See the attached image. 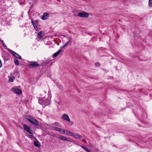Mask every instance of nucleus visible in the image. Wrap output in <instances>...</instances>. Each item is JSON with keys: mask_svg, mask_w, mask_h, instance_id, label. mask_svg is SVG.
I'll list each match as a JSON object with an SVG mask.
<instances>
[{"mask_svg": "<svg viewBox=\"0 0 152 152\" xmlns=\"http://www.w3.org/2000/svg\"><path fill=\"white\" fill-rule=\"evenodd\" d=\"M34 27L36 30L37 31H39V28H38V27L36 25L34 26Z\"/></svg>", "mask_w": 152, "mask_h": 152, "instance_id": "22", "label": "nucleus"}, {"mask_svg": "<svg viewBox=\"0 0 152 152\" xmlns=\"http://www.w3.org/2000/svg\"><path fill=\"white\" fill-rule=\"evenodd\" d=\"M49 17V15L48 13L45 12L43 14V15L42 18L43 20H45L47 19Z\"/></svg>", "mask_w": 152, "mask_h": 152, "instance_id": "8", "label": "nucleus"}, {"mask_svg": "<svg viewBox=\"0 0 152 152\" xmlns=\"http://www.w3.org/2000/svg\"><path fill=\"white\" fill-rule=\"evenodd\" d=\"M65 46H64V45H63L62 46H61V48H60L61 49H61L63 48H65Z\"/></svg>", "mask_w": 152, "mask_h": 152, "instance_id": "37", "label": "nucleus"}, {"mask_svg": "<svg viewBox=\"0 0 152 152\" xmlns=\"http://www.w3.org/2000/svg\"><path fill=\"white\" fill-rule=\"evenodd\" d=\"M50 96L49 99L45 96L41 98H39V103L40 104L42 105H44L45 106L48 105L50 103Z\"/></svg>", "mask_w": 152, "mask_h": 152, "instance_id": "1", "label": "nucleus"}, {"mask_svg": "<svg viewBox=\"0 0 152 152\" xmlns=\"http://www.w3.org/2000/svg\"><path fill=\"white\" fill-rule=\"evenodd\" d=\"M65 132H66V134L67 135H69V133H68V132H69V131L66 130Z\"/></svg>", "mask_w": 152, "mask_h": 152, "instance_id": "34", "label": "nucleus"}, {"mask_svg": "<svg viewBox=\"0 0 152 152\" xmlns=\"http://www.w3.org/2000/svg\"><path fill=\"white\" fill-rule=\"evenodd\" d=\"M12 91L13 92L17 94H21L22 91L21 89L16 87H13L11 89Z\"/></svg>", "mask_w": 152, "mask_h": 152, "instance_id": "4", "label": "nucleus"}, {"mask_svg": "<svg viewBox=\"0 0 152 152\" xmlns=\"http://www.w3.org/2000/svg\"><path fill=\"white\" fill-rule=\"evenodd\" d=\"M61 49H60L58 51H57V52L54 53L53 54V57L55 58L57 56H58L59 54L61 52Z\"/></svg>", "mask_w": 152, "mask_h": 152, "instance_id": "10", "label": "nucleus"}, {"mask_svg": "<svg viewBox=\"0 0 152 152\" xmlns=\"http://www.w3.org/2000/svg\"><path fill=\"white\" fill-rule=\"evenodd\" d=\"M55 128V130L58 132H60L61 130H62V129L59 128L57 127H56L54 128Z\"/></svg>", "mask_w": 152, "mask_h": 152, "instance_id": "19", "label": "nucleus"}, {"mask_svg": "<svg viewBox=\"0 0 152 152\" xmlns=\"http://www.w3.org/2000/svg\"><path fill=\"white\" fill-rule=\"evenodd\" d=\"M23 126L24 129L26 131L29 128V127L27 125L25 124H23Z\"/></svg>", "mask_w": 152, "mask_h": 152, "instance_id": "15", "label": "nucleus"}, {"mask_svg": "<svg viewBox=\"0 0 152 152\" xmlns=\"http://www.w3.org/2000/svg\"><path fill=\"white\" fill-rule=\"evenodd\" d=\"M69 44V42H67L64 45V46L65 47L67 45Z\"/></svg>", "mask_w": 152, "mask_h": 152, "instance_id": "32", "label": "nucleus"}, {"mask_svg": "<svg viewBox=\"0 0 152 152\" xmlns=\"http://www.w3.org/2000/svg\"><path fill=\"white\" fill-rule=\"evenodd\" d=\"M73 140L72 139H68V140H67V141H69V142H72V141H73Z\"/></svg>", "mask_w": 152, "mask_h": 152, "instance_id": "31", "label": "nucleus"}, {"mask_svg": "<svg viewBox=\"0 0 152 152\" xmlns=\"http://www.w3.org/2000/svg\"><path fill=\"white\" fill-rule=\"evenodd\" d=\"M33 134H31V135H29L28 137L29 138H34L35 139H36V138L34 137V136L33 135H32Z\"/></svg>", "mask_w": 152, "mask_h": 152, "instance_id": "25", "label": "nucleus"}, {"mask_svg": "<svg viewBox=\"0 0 152 152\" xmlns=\"http://www.w3.org/2000/svg\"><path fill=\"white\" fill-rule=\"evenodd\" d=\"M26 131L31 134H34L33 131L30 128Z\"/></svg>", "mask_w": 152, "mask_h": 152, "instance_id": "16", "label": "nucleus"}, {"mask_svg": "<svg viewBox=\"0 0 152 152\" xmlns=\"http://www.w3.org/2000/svg\"><path fill=\"white\" fill-rule=\"evenodd\" d=\"M39 21L38 20H36L35 21V22L36 23H38Z\"/></svg>", "mask_w": 152, "mask_h": 152, "instance_id": "38", "label": "nucleus"}, {"mask_svg": "<svg viewBox=\"0 0 152 152\" xmlns=\"http://www.w3.org/2000/svg\"><path fill=\"white\" fill-rule=\"evenodd\" d=\"M72 142L73 143H75V144H76L77 145H79L78 144H77V142L76 141L74 140H73V141H72Z\"/></svg>", "mask_w": 152, "mask_h": 152, "instance_id": "27", "label": "nucleus"}, {"mask_svg": "<svg viewBox=\"0 0 152 152\" xmlns=\"http://www.w3.org/2000/svg\"><path fill=\"white\" fill-rule=\"evenodd\" d=\"M69 125L70 126H71L73 124V122L72 121H70H70H69Z\"/></svg>", "mask_w": 152, "mask_h": 152, "instance_id": "28", "label": "nucleus"}, {"mask_svg": "<svg viewBox=\"0 0 152 152\" xmlns=\"http://www.w3.org/2000/svg\"><path fill=\"white\" fill-rule=\"evenodd\" d=\"M1 97V95L0 94V98Z\"/></svg>", "mask_w": 152, "mask_h": 152, "instance_id": "40", "label": "nucleus"}, {"mask_svg": "<svg viewBox=\"0 0 152 152\" xmlns=\"http://www.w3.org/2000/svg\"><path fill=\"white\" fill-rule=\"evenodd\" d=\"M14 61L16 65L17 66L19 65L18 61V59H14Z\"/></svg>", "mask_w": 152, "mask_h": 152, "instance_id": "17", "label": "nucleus"}, {"mask_svg": "<svg viewBox=\"0 0 152 152\" xmlns=\"http://www.w3.org/2000/svg\"><path fill=\"white\" fill-rule=\"evenodd\" d=\"M16 56H17V57H18V55H16Z\"/></svg>", "mask_w": 152, "mask_h": 152, "instance_id": "42", "label": "nucleus"}, {"mask_svg": "<svg viewBox=\"0 0 152 152\" xmlns=\"http://www.w3.org/2000/svg\"><path fill=\"white\" fill-rule=\"evenodd\" d=\"M95 64L96 66H99L100 65V64L98 62L96 63Z\"/></svg>", "mask_w": 152, "mask_h": 152, "instance_id": "29", "label": "nucleus"}, {"mask_svg": "<svg viewBox=\"0 0 152 152\" xmlns=\"http://www.w3.org/2000/svg\"><path fill=\"white\" fill-rule=\"evenodd\" d=\"M14 78H15V77H10L9 78V82H13V80Z\"/></svg>", "mask_w": 152, "mask_h": 152, "instance_id": "18", "label": "nucleus"}, {"mask_svg": "<svg viewBox=\"0 0 152 152\" xmlns=\"http://www.w3.org/2000/svg\"><path fill=\"white\" fill-rule=\"evenodd\" d=\"M2 63L1 60H0V68L2 66Z\"/></svg>", "mask_w": 152, "mask_h": 152, "instance_id": "35", "label": "nucleus"}, {"mask_svg": "<svg viewBox=\"0 0 152 152\" xmlns=\"http://www.w3.org/2000/svg\"><path fill=\"white\" fill-rule=\"evenodd\" d=\"M68 133H69V135L70 136H73V137L74 136V135L75 133H74V132H70V131H69V132H68Z\"/></svg>", "mask_w": 152, "mask_h": 152, "instance_id": "21", "label": "nucleus"}, {"mask_svg": "<svg viewBox=\"0 0 152 152\" xmlns=\"http://www.w3.org/2000/svg\"><path fill=\"white\" fill-rule=\"evenodd\" d=\"M148 5L150 7H152V0H149Z\"/></svg>", "mask_w": 152, "mask_h": 152, "instance_id": "20", "label": "nucleus"}, {"mask_svg": "<svg viewBox=\"0 0 152 152\" xmlns=\"http://www.w3.org/2000/svg\"><path fill=\"white\" fill-rule=\"evenodd\" d=\"M29 66L30 68H37L39 66L37 62L36 61H31L29 62Z\"/></svg>", "mask_w": 152, "mask_h": 152, "instance_id": "3", "label": "nucleus"}, {"mask_svg": "<svg viewBox=\"0 0 152 152\" xmlns=\"http://www.w3.org/2000/svg\"><path fill=\"white\" fill-rule=\"evenodd\" d=\"M60 132L62 134H64L65 133V131H64V130L62 129V130H61V131H60Z\"/></svg>", "mask_w": 152, "mask_h": 152, "instance_id": "26", "label": "nucleus"}, {"mask_svg": "<svg viewBox=\"0 0 152 152\" xmlns=\"http://www.w3.org/2000/svg\"><path fill=\"white\" fill-rule=\"evenodd\" d=\"M61 86H58V88H60V87H61Z\"/></svg>", "mask_w": 152, "mask_h": 152, "instance_id": "39", "label": "nucleus"}, {"mask_svg": "<svg viewBox=\"0 0 152 152\" xmlns=\"http://www.w3.org/2000/svg\"><path fill=\"white\" fill-rule=\"evenodd\" d=\"M44 35V34H43L42 32V31H40L38 33L37 35V38L40 39Z\"/></svg>", "mask_w": 152, "mask_h": 152, "instance_id": "9", "label": "nucleus"}, {"mask_svg": "<svg viewBox=\"0 0 152 152\" xmlns=\"http://www.w3.org/2000/svg\"><path fill=\"white\" fill-rule=\"evenodd\" d=\"M82 141L83 142H85L86 143H87L86 142L85 139H83L82 140Z\"/></svg>", "mask_w": 152, "mask_h": 152, "instance_id": "36", "label": "nucleus"}, {"mask_svg": "<svg viewBox=\"0 0 152 152\" xmlns=\"http://www.w3.org/2000/svg\"><path fill=\"white\" fill-rule=\"evenodd\" d=\"M79 145L80 146V147H81L83 149H84L86 151L88 152H90V150L89 149L85 147V146H83L80 145Z\"/></svg>", "mask_w": 152, "mask_h": 152, "instance_id": "13", "label": "nucleus"}, {"mask_svg": "<svg viewBox=\"0 0 152 152\" xmlns=\"http://www.w3.org/2000/svg\"><path fill=\"white\" fill-rule=\"evenodd\" d=\"M26 119L34 126H37L39 125V122L33 117L30 116H26Z\"/></svg>", "mask_w": 152, "mask_h": 152, "instance_id": "2", "label": "nucleus"}, {"mask_svg": "<svg viewBox=\"0 0 152 152\" xmlns=\"http://www.w3.org/2000/svg\"><path fill=\"white\" fill-rule=\"evenodd\" d=\"M78 16L80 18H88L89 16L88 13L84 12L79 13L78 14Z\"/></svg>", "mask_w": 152, "mask_h": 152, "instance_id": "5", "label": "nucleus"}, {"mask_svg": "<svg viewBox=\"0 0 152 152\" xmlns=\"http://www.w3.org/2000/svg\"><path fill=\"white\" fill-rule=\"evenodd\" d=\"M10 53H11L15 56L16 58L19 59H21L22 58L17 53H15V52L13 51L12 50H10Z\"/></svg>", "mask_w": 152, "mask_h": 152, "instance_id": "6", "label": "nucleus"}, {"mask_svg": "<svg viewBox=\"0 0 152 152\" xmlns=\"http://www.w3.org/2000/svg\"><path fill=\"white\" fill-rule=\"evenodd\" d=\"M1 42L2 44V45H3V46H5V47H6V46L5 45V44L4 43V42H3V40H2V41H1Z\"/></svg>", "mask_w": 152, "mask_h": 152, "instance_id": "33", "label": "nucleus"}, {"mask_svg": "<svg viewBox=\"0 0 152 152\" xmlns=\"http://www.w3.org/2000/svg\"><path fill=\"white\" fill-rule=\"evenodd\" d=\"M57 103H58V105H59V102H58Z\"/></svg>", "mask_w": 152, "mask_h": 152, "instance_id": "41", "label": "nucleus"}, {"mask_svg": "<svg viewBox=\"0 0 152 152\" xmlns=\"http://www.w3.org/2000/svg\"><path fill=\"white\" fill-rule=\"evenodd\" d=\"M62 119L64 121H70V118L67 114H64L62 117Z\"/></svg>", "mask_w": 152, "mask_h": 152, "instance_id": "7", "label": "nucleus"}, {"mask_svg": "<svg viewBox=\"0 0 152 152\" xmlns=\"http://www.w3.org/2000/svg\"><path fill=\"white\" fill-rule=\"evenodd\" d=\"M34 145L37 147H39L40 146L39 142L37 140L34 142Z\"/></svg>", "mask_w": 152, "mask_h": 152, "instance_id": "11", "label": "nucleus"}, {"mask_svg": "<svg viewBox=\"0 0 152 152\" xmlns=\"http://www.w3.org/2000/svg\"><path fill=\"white\" fill-rule=\"evenodd\" d=\"M69 41L67 42H72V38L71 37H69L68 38Z\"/></svg>", "mask_w": 152, "mask_h": 152, "instance_id": "24", "label": "nucleus"}, {"mask_svg": "<svg viewBox=\"0 0 152 152\" xmlns=\"http://www.w3.org/2000/svg\"><path fill=\"white\" fill-rule=\"evenodd\" d=\"M54 124L56 125L57 126H59V127H61V126L58 123L56 122L54 123Z\"/></svg>", "mask_w": 152, "mask_h": 152, "instance_id": "23", "label": "nucleus"}, {"mask_svg": "<svg viewBox=\"0 0 152 152\" xmlns=\"http://www.w3.org/2000/svg\"><path fill=\"white\" fill-rule=\"evenodd\" d=\"M58 138L64 141H67L68 140V139L66 137L63 136H60V137H58Z\"/></svg>", "mask_w": 152, "mask_h": 152, "instance_id": "14", "label": "nucleus"}, {"mask_svg": "<svg viewBox=\"0 0 152 152\" xmlns=\"http://www.w3.org/2000/svg\"><path fill=\"white\" fill-rule=\"evenodd\" d=\"M31 23H32V24L33 25L34 27V26L36 25V24H35L34 22L32 20L31 21Z\"/></svg>", "mask_w": 152, "mask_h": 152, "instance_id": "30", "label": "nucleus"}, {"mask_svg": "<svg viewBox=\"0 0 152 152\" xmlns=\"http://www.w3.org/2000/svg\"><path fill=\"white\" fill-rule=\"evenodd\" d=\"M73 137H75L76 138L79 139H80L82 138V137L81 136L77 134L76 133H75Z\"/></svg>", "mask_w": 152, "mask_h": 152, "instance_id": "12", "label": "nucleus"}]
</instances>
